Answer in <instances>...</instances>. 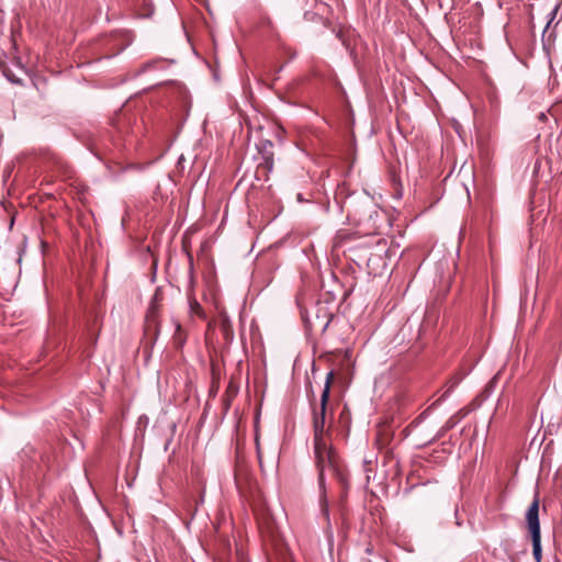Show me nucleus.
<instances>
[{
	"mask_svg": "<svg viewBox=\"0 0 562 562\" xmlns=\"http://www.w3.org/2000/svg\"><path fill=\"white\" fill-rule=\"evenodd\" d=\"M452 426H453V424H451L450 422H448V423H447V425L441 429V431L439 432V435L437 436V438L441 437V435H442L446 430L450 429Z\"/></svg>",
	"mask_w": 562,
	"mask_h": 562,
	"instance_id": "39448f33",
	"label": "nucleus"
},
{
	"mask_svg": "<svg viewBox=\"0 0 562 562\" xmlns=\"http://www.w3.org/2000/svg\"><path fill=\"white\" fill-rule=\"evenodd\" d=\"M220 328L224 335V338L229 341L234 337L233 325L229 317L225 313L220 315Z\"/></svg>",
	"mask_w": 562,
	"mask_h": 562,
	"instance_id": "20e7f679",
	"label": "nucleus"
},
{
	"mask_svg": "<svg viewBox=\"0 0 562 562\" xmlns=\"http://www.w3.org/2000/svg\"><path fill=\"white\" fill-rule=\"evenodd\" d=\"M314 452L319 485H324L327 475L337 479L341 484H346V475L336 452L331 448L330 437H314Z\"/></svg>",
	"mask_w": 562,
	"mask_h": 562,
	"instance_id": "f257e3e1",
	"label": "nucleus"
},
{
	"mask_svg": "<svg viewBox=\"0 0 562 562\" xmlns=\"http://www.w3.org/2000/svg\"><path fill=\"white\" fill-rule=\"evenodd\" d=\"M335 379L334 371H329L326 375L324 390L321 395V403L318 408L313 412V428L314 437H330V425H327L328 417L330 418L333 412L328 413V402L333 381Z\"/></svg>",
	"mask_w": 562,
	"mask_h": 562,
	"instance_id": "f03ea898",
	"label": "nucleus"
},
{
	"mask_svg": "<svg viewBox=\"0 0 562 562\" xmlns=\"http://www.w3.org/2000/svg\"><path fill=\"white\" fill-rule=\"evenodd\" d=\"M526 521L528 529L531 535L532 541V554L535 562H541V535H540V522H539V497L536 494L531 505L526 513Z\"/></svg>",
	"mask_w": 562,
	"mask_h": 562,
	"instance_id": "7ed1b4c3",
	"label": "nucleus"
}]
</instances>
